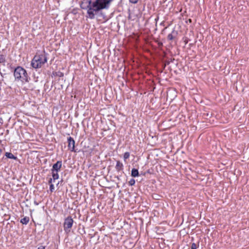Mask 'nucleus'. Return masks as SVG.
Returning <instances> with one entry per match:
<instances>
[{
  "mask_svg": "<svg viewBox=\"0 0 249 249\" xmlns=\"http://www.w3.org/2000/svg\"><path fill=\"white\" fill-rule=\"evenodd\" d=\"M113 0H89L85 9L87 10L88 18L94 19L95 15L103 9L109 8ZM83 9L84 7L81 6Z\"/></svg>",
  "mask_w": 249,
  "mask_h": 249,
  "instance_id": "nucleus-1",
  "label": "nucleus"
},
{
  "mask_svg": "<svg viewBox=\"0 0 249 249\" xmlns=\"http://www.w3.org/2000/svg\"><path fill=\"white\" fill-rule=\"evenodd\" d=\"M14 76L15 80H20L23 83L29 82L30 80V77L29 76L26 71L20 66H18L14 69Z\"/></svg>",
  "mask_w": 249,
  "mask_h": 249,
  "instance_id": "nucleus-2",
  "label": "nucleus"
},
{
  "mask_svg": "<svg viewBox=\"0 0 249 249\" xmlns=\"http://www.w3.org/2000/svg\"><path fill=\"white\" fill-rule=\"evenodd\" d=\"M47 61V54L45 51L40 53H36L31 62V66L35 69L40 68Z\"/></svg>",
  "mask_w": 249,
  "mask_h": 249,
  "instance_id": "nucleus-3",
  "label": "nucleus"
},
{
  "mask_svg": "<svg viewBox=\"0 0 249 249\" xmlns=\"http://www.w3.org/2000/svg\"><path fill=\"white\" fill-rule=\"evenodd\" d=\"M73 223V219L70 216L65 219L63 227L64 230L66 232L68 233L70 232Z\"/></svg>",
  "mask_w": 249,
  "mask_h": 249,
  "instance_id": "nucleus-4",
  "label": "nucleus"
},
{
  "mask_svg": "<svg viewBox=\"0 0 249 249\" xmlns=\"http://www.w3.org/2000/svg\"><path fill=\"white\" fill-rule=\"evenodd\" d=\"M68 147L71 151L76 152L75 150V141L73 139L70 137L68 138Z\"/></svg>",
  "mask_w": 249,
  "mask_h": 249,
  "instance_id": "nucleus-5",
  "label": "nucleus"
},
{
  "mask_svg": "<svg viewBox=\"0 0 249 249\" xmlns=\"http://www.w3.org/2000/svg\"><path fill=\"white\" fill-rule=\"evenodd\" d=\"M62 167V161H57L53 165V167L51 169L52 172H58Z\"/></svg>",
  "mask_w": 249,
  "mask_h": 249,
  "instance_id": "nucleus-6",
  "label": "nucleus"
},
{
  "mask_svg": "<svg viewBox=\"0 0 249 249\" xmlns=\"http://www.w3.org/2000/svg\"><path fill=\"white\" fill-rule=\"evenodd\" d=\"M178 35V31L173 29L171 33L169 34L167 36V39L169 40H173L176 38Z\"/></svg>",
  "mask_w": 249,
  "mask_h": 249,
  "instance_id": "nucleus-7",
  "label": "nucleus"
},
{
  "mask_svg": "<svg viewBox=\"0 0 249 249\" xmlns=\"http://www.w3.org/2000/svg\"><path fill=\"white\" fill-rule=\"evenodd\" d=\"M124 165L119 160L117 161L116 165L115 166V169L117 171L119 172L123 170Z\"/></svg>",
  "mask_w": 249,
  "mask_h": 249,
  "instance_id": "nucleus-8",
  "label": "nucleus"
},
{
  "mask_svg": "<svg viewBox=\"0 0 249 249\" xmlns=\"http://www.w3.org/2000/svg\"><path fill=\"white\" fill-rule=\"evenodd\" d=\"M131 176L134 178L139 177V173L138 170L135 168H133L131 170Z\"/></svg>",
  "mask_w": 249,
  "mask_h": 249,
  "instance_id": "nucleus-9",
  "label": "nucleus"
},
{
  "mask_svg": "<svg viewBox=\"0 0 249 249\" xmlns=\"http://www.w3.org/2000/svg\"><path fill=\"white\" fill-rule=\"evenodd\" d=\"M5 156L9 159L17 160V157L15 156L12 153L10 152H6L5 154Z\"/></svg>",
  "mask_w": 249,
  "mask_h": 249,
  "instance_id": "nucleus-10",
  "label": "nucleus"
},
{
  "mask_svg": "<svg viewBox=\"0 0 249 249\" xmlns=\"http://www.w3.org/2000/svg\"><path fill=\"white\" fill-rule=\"evenodd\" d=\"M29 220L30 219L29 217L25 216L24 218L21 219L20 222L22 224L27 225L28 223Z\"/></svg>",
  "mask_w": 249,
  "mask_h": 249,
  "instance_id": "nucleus-11",
  "label": "nucleus"
},
{
  "mask_svg": "<svg viewBox=\"0 0 249 249\" xmlns=\"http://www.w3.org/2000/svg\"><path fill=\"white\" fill-rule=\"evenodd\" d=\"M6 61V57L5 55L1 54L0 55V63H2L4 64Z\"/></svg>",
  "mask_w": 249,
  "mask_h": 249,
  "instance_id": "nucleus-12",
  "label": "nucleus"
},
{
  "mask_svg": "<svg viewBox=\"0 0 249 249\" xmlns=\"http://www.w3.org/2000/svg\"><path fill=\"white\" fill-rule=\"evenodd\" d=\"M52 176L53 178V179L54 180L55 179H57L59 178V175L58 174V172H52Z\"/></svg>",
  "mask_w": 249,
  "mask_h": 249,
  "instance_id": "nucleus-13",
  "label": "nucleus"
},
{
  "mask_svg": "<svg viewBox=\"0 0 249 249\" xmlns=\"http://www.w3.org/2000/svg\"><path fill=\"white\" fill-rule=\"evenodd\" d=\"M130 156V153L128 152H126L124 154V159L125 160L126 159H128Z\"/></svg>",
  "mask_w": 249,
  "mask_h": 249,
  "instance_id": "nucleus-14",
  "label": "nucleus"
},
{
  "mask_svg": "<svg viewBox=\"0 0 249 249\" xmlns=\"http://www.w3.org/2000/svg\"><path fill=\"white\" fill-rule=\"evenodd\" d=\"M128 183H129V185H130V186H133V185H134L135 184V179H133V178H131V179L129 180V181Z\"/></svg>",
  "mask_w": 249,
  "mask_h": 249,
  "instance_id": "nucleus-15",
  "label": "nucleus"
},
{
  "mask_svg": "<svg viewBox=\"0 0 249 249\" xmlns=\"http://www.w3.org/2000/svg\"><path fill=\"white\" fill-rule=\"evenodd\" d=\"M54 190V185L53 184H51L50 186V190L51 192H53Z\"/></svg>",
  "mask_w": 249,
  "mask_h": 249,
  "instance_id": "nucleus-16",
  "label": "nucleus"
},
{
  "mask_svg": "<svg viewBox=\"0 0 249 249\" xmlns=\"http://www.w3.org/2000/svg\"><path fill=\"white\" fill-rule=\"evenodd\" d=\"M196 248H197L196 245L194 243H192V245H191V249H196Z\"/></svg>",
  "mask_w": 249,
  "mask_h": 249,
  "instance_id": "nucleus-17",
  "label": "nucleus"
},
{
  "mask_svg": "<svg viewBox=\"0 0 249 249\" xmlns=\"http://www.w3.org/2000/svg\"><path fill=\"white\" fill-rule=\"evenodd\" d=\"M138 0H129V1L132 3H136Z\"/></svg>",
  "mask_w": 249,
  "mask_h": 249,
  "instance_id": "nucleus-18",
  "label": "nucleus"
},
{
  "mask_svg": "<svg viewBox=\"0 0 249 249\" xmlns=\"http://www.w3.org/2000/svg\"><path fill=\"white\" fill-rule=\"evenodd\" d=\"M38 249H45V246H40L38 248Z\"/></svg>",
  "mask_w": 249,
  "mask_h": 249,
  "instance_id": "nucleus-19",
  "label": "nucleus"
},
{
  "mask_svg": "<svg viewBox=\"0 0 249 249\" xmlns=\"http://www.w3.org/2000/svg\"><path fill=\"white\" fill-rule=\"evenodd\" d=\"M169 64H170V62L169 61H166L165 62V64L164 66V68L165 67L166 65H169Z\"/></svg>",
  "mask_w": 249,
  "mask_h": 249,
  "instance_id": "nucleus-20",
  "label": "nucleus"
},
{
  "mask_svg": "<svg viewBox=\"0 0 249 249\" xmlns=\"http://www.w3.org/2000/svg\"><path fill=\"white\" fill-rule=\"evenodd\" d=\"M52 178H50L49 180V183L52 184Z\"/></svg>",
  "mask_w": 249,
  "mask_h": 249,
  "instance_id": "nucleus-21",
  "label": "nucleus"
},
{
  "mask_svg": "<svg viewBox=\"0 0 249 249\" xmlns=\"http://www.w3.org/2000/svg\"><path fill=\"white\" fill-rule=\"evenodd\" d=\"M159 46H162V42H159L158 43Z\"/></svg>",
  "mask_w": 249,
  "mask_h": 249,
  "instance_id": "nucleus-22",
  "label": "nucleus"
},
{
  "mask_svg": "<svg viewBox=\"0 0 249 249\" xmlns=\"http://www.w3.org/2000/svg\"><path fill=\"white\" fill-rule=\"evenodd\" d=\"M34 204L36 205H38V203L36 201H34Z\"/></svg>",
  "mask_w": 249,
  "mask_h": 249,
  "instance_id": "nucleus-23",
  "label": "nucleus"
},
{
  "mask_svg": "<svg viewBox=\"0 0 249 249\" xmlns=\"http://www.w3.org/2000/svg\"><path fill=\"white\" fill-rule=\"evenodd\" d=\"M58 75L60 77L62 76H63V73H62V72H60V74Z\"/></svg>",
  "mask_w": 249,
  "mask_h": 249,
  "instance_id": "nucleus-24",
  "label": "nucleus"
},
{
  "mask_svg": "<svg viewBox=\"0 0 249 249\" xmlns=\"http://www.w3.org/2000/svg\"><path fill=\"white\" fill-rule=\"evenodd\" d=\"M158 19H159V17L158 16V17H157V18H155V21H156V23H157V21L158 20Z\"/></svg>",
  "mask_w": 249,
  "mask_h": 249,
  "instance_id": "nucleus-25",
  "label": "nucleus"
},
{
  "mask_svg": "<svg viewBox=\"0 0 249 249\" xmlns=\"http://www.w3.org/2000/svg\"><path fill=\"white\" fill-rule=\"evenodd\" d=\"M116 178L118 179V180H120V178L119 176H117L116 177Z\"/></svg>",
  "mask_w": 249,
  "mask_h": 249,
  "instance_id": "nucleus-26",
  "label": "nucleus"
},
{
  "mask_svg": "<svg viewBox=\"0 0 249 249\" xmlns=\"http://www.w3.org/2000/svg\"><path fill=\"white\" fill-rule=\"evenodd\" d=\"M189 20V22H191V19H190Z\"/></svg>",
  "mask_w": 249,
  "mask_h": 249,
  "instance_id": "nucleus-27",
  "label": "nucleus"
}]
</instances>
